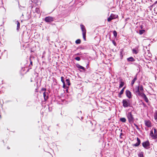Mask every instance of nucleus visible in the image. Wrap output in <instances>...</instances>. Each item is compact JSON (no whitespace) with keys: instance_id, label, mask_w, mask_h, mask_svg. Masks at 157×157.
Returning <instances> with one entry per match:
<instances>
[{"instance_id":"nucleus-1","label":"nucleus","mask_w":157,"mask_h":157,"mask_svg":"<svg viewBox=\"0 0 157 157\" xmlns=\"http://www.w3.org/2000/svg\"><path fill=\"white\" fill-rule=\"evenodd\" d=\"M127 116L129 123H132L134 122V118L131 112H128L127 114Z\"/></svg>"},{"instance_id":"nucleus-2","label":"nucleus","mask_w":157,"mask_h":157,"mask_svg":"<svg viewBox=\"0 0 157 157\" xmlns=\"http://www.w3.org/2000/svg\"><path fill=\"white\" fill-rule=\"evenodd\" d=\"M152 129L154 130V133L153 131L151 130L150 131V135L152 139H156L157 138V130L155 128H153Z\"/></svg>"},{"instance_id":"nucleus-3","label":"nucleus","mask_w":157,"mask_h":157,"mask_svg":"<svg viewBox=\"0 0 157 157\" xmlns=\"http://www.w3.org/2000/svg\"><path fill=\"white\" fill-rule=\"evenodd\" d=\"M123 106L124 107H127L130 106V104L129 103V101L128 100L124 99L122 101Z\"/></svg>"},{"instance_id":"nucleus-4","label":"nucleus","mask_w":157,"mask_h":157,"mask_svg":"<svg viewBox=\"0 0 157 157\" xmlns=\"http://www.w3.org/2000/svg\"><path fill=\"white\" fill-rule=\"evenodd\" d=\"M118 17V16L117 15L114 14L112 13L110 15V16L108 18L107 21L109 22H110L111 20L116 19Z\"/></svg>"},{"instance_id":"nucleus-5","label":"nucleus","mask_w":157,"mask_h":157,"mask_svg":"<svg viewBox=\"0 0 157 157\" xmlns=\"http://www.w3.org/2000/svg\"><path fill=\"white\" fill-rule=\"evenodd\" d=\"M44 21L46 22H51L54 21V17L48 16L45 17Z\"/></svg>"},{"instance_id":"nucleus-6","label":"nucleus","mask_w":157,"mask_h":157,"mask_svg":"<svg viewBox=\"0 0 157 157\" xmlns=\"http://www.w3.org/2000/svg\"><path fill=\"white\" fill-rule=\"evenodd\" d=\"M143 146L145 148L147 149V147L150 145V143L148 140L142 143Z\"/></svg>"},{"instance_id":"nucleus-7","label":"nucleus","mask_w":157,"mask_h":157,"mask_svg":"<svg viewBox=\"0 0 157 157\" xmlns=\"http://www.w3.org/2000/svg\"><path fill=\"white\" fill-rule=\"evenodd\" d=\"M139 90V93H138V95L139 96H140V94H144V90L143 86L141 85L140 86H138Z\"/></svg>"},{"instance_id":"nucleus-8","label":"nucleus","mask_w":157,"mask_h":157,"mask_svg":"<svg viewBox=\"0 0 157 157\" xmlns=\"http://www.w3.org/2000/svg\"><path fill=\"white\" fill-rule=\"evenodd\" d=\"M144 122L145 126L147 127L151 128V123L150 120H145Z\"/></svg>"},{"instance_id":"nucleus-9","label":"nucleus","mask_w":157,"mask_h":157,"mask_svg":"<svg viewBox=\"0 0 157 157\" xmlns=\"http://www.w3.org/2000/svg\"><path fill=\"white\" fill-rule=\"evenodd\" d=\"M125 94L126 96L128 98H131L132 97V93L131 92L128 90H126L125 91Z\"/></svg>"},{"instance_id":"nucleus-10","label":"nucleus","mask_w":157,"mask_h":157,"mask_svg":"<svg viewBox=\"0 0 157 157\" xmlns=\"http://www.w3.org/2000/svg\"><path fill=\"white\" fill-rule=\"evenodd\" d=\"M140 96L143 97V98L144 99L145 101L147 103H148L149 102V100L147 97L144 94H140Z\"/></svg>"},{"instance_id":"nucleus-11","label":"nucleus","mask_w":157,"mask_h":157,"mask_svg":"<svg viewBox=\"0 0 157 157\" xmlns=\"http://www.w3.org/2000/svg\"><path fill=\"white\" fill-rule=\"evenodd\" d=\"M137 140V142L135 144L133 145V146H134L135 147H137L138 146L140 145V144L141 142L140 140L139 139V138L137 137L136 138Z\"/></svg>"},{"instance_id":"nucleus-12","label":"nucleus","mask_w":157,"mask_h":157,"mask_svg":"<svg viewBox=\"0 0 157 157\" xmlns=\"http://www.w3.org/2000/svg\"><path fill=\"white\" fill-rule=\"evenodd\" d=\"M80 26L81 27L82 31V33H86V30L85 26L81 24L80 25Z\"/></svg>"},{"instance_id":"nucleus-13","label":"nucleus","mask_w":157,"mask_h":157,"mask_svg":"<svg viewBox=\"0 0 157 157\" xmlns=\"http://www.w3.org/2000/svg\"><path fill=\"white\" fill-rule=\"evenodd\" d=\"M43 96L45 101L47 100L48 98V94L47 92H44L43 93Z\"/></svg>"},{"instance_id":"nucleus-14","label":"nucleus","mask_w":157,"mask_h":157,"mask_svg":"<svg viewBox=\"0 0 157 157\" xmlns=\"http://www.w3.org/2000/svg\"><path fill=\"white\" fill-rule=\"evenodd\" d=\"M137 75H136L135 76V77H134V78H133V80H132V81L131 82V84L132 86H133L135 82L137 80Z\"/></svg>"},{"instance_id":"nucleus-15","label":"nucleus","mask_w":157,"mask_h":157,"mask_svg":"<svg viewBox=\"0 0 157 157\" xmlns=\"http://www.w3.org/2000/svg\"><path fill=\"white\" fill-rule=\"evenodd\" d=\"M134 92L136 93H139V90L138 86H136L135 88L133 90Z\"/></svg>"},{"instance_id":"nucleus-16","label":"nucleus","mask_w":157,"mask_h":157,"mask_svg":"<svg viewBox=\"0 0 157 157\" xmlns=\"http://www.w3.org/2000/svg\"><path fill=\"white\" fill-rule=\"evenodd\" d=\"M76 66L78 68L82 69L84 71H85V69L84 67L81 66L79 64H77L76 65Z\"/></svg>"},{"instance_id":"nucleus-17","label":"nucleus","mask_w":157,"mask_h":157,"mask_svg":"<svg viewBox=\"0 0 157 157\" xmlns=\"http://www.w3.org/2000/svg\"><path fill=\"white\" fill-rule=\"evenodd\" d=\"M135 59L132 57H131L127 59V60L128 61H134Z\"/></svg>"},{"instance_id":"nucleus-18","label":"nucleus","mask_w":157,"mask_h":157,"mask_svg":"<svg viewBox=\"0 0 157 157\" xmlns=\"http://www.w3.org/2000/svg\"><path fill=\"white\" fill-rule=\"evenodd\" d=\"M124 92V90L122 89L118 94V96L120 98H121V95L123 94Z\"/></svg>"},{"instance_id":"nucleus-19","label":"nucleus","mask_w":157,"mask_h":157,"mask_svg":"<svg viewBox=\"0 0 157 157\" xmlns=\"http://www.w3.org/2000/svg\"><path fill=\"white\" fill-rule=\"evenodd\" d=\"M120 121L123 122L125 123L126 122V120L125 118L124 117H122L120 118Z\"/></svg>"},{"instance_id":"nucleus-20","label":"nucleus","mask_w":157,"mask_h":157,"mask_svg":"<svg viewBox=\"0 0 157 157\" xmlns=\"http://www.w3.org/2000/svg\"><path fill=\"white\" fill-rule=\"evenodd\" d=\"M120 83H120V84L119 85V88H120L122 87L124 85V82L121 81Z\"/></svg>"},{"instance_id":"nucleus-21","label":"nucleus","mask_w":157,"mask_h":157,"mask_svg":"<svg viewBox=\"0 0 157 157\" xmlns=\"http://www.w3.org/2000/svg\"><path fill=\"white\" fill-rule=\"evenodd\" d=\"M35 12L39 13L40 12V10L39 8L36 7L35 8Z\"/></svg>"},{"instance_id":"nucleus-22","label":"nucleus","mask_w":157,"mask_h":157,"mask_svg":"<svg viewBox=\"0 0 157 157\" xmlns=\"http://www.w3.org/2000/svg\"><path fill=\"white\" fill-rule=\"evenodd\" d=\"M143 154V152L141 151L138 154V156L139 157H144Z\"/></svg>"},{"instance_id":"nucleus-23","label":"nucleus","mask_w":157,"mask_h":157,"mask_svg":"<svg viewBox=\"0 0 157 157\" xmlns=\"http://www.w3.org/2000/svg\"><path fill=\"white\" fill-rule=\"evenodd\" d=\"M20 23L18 21H17V30H18L20 29Z\"/></svg>"},{"instance_id":"nucleus-24","label":"nucleus","mask_w":157,"mask_h":157,"mask_svg":"<svg viewBox=\"0 0 157 157\" xmlns=\"http://www.w3.org/2000/svg\"><path fill=\"white\" fill-rule=\"evenodd\" d=\"M145 32L144 30H140L139 33L140 35H142Z\"/></svg>"},{"instance_id":"nucleus-25","label":"nucleus","mask_w":157,"mask_h":157,"mask_svg":"<svg viewBox=\"0 0 157 157\" xmlns=\"http://www.w3.org/2000/svg\"><path fill=\"white\" fill-rule=\"evenodd\" d=\"M75 42L76 44H80L81 42V41L80 39H78L75 41Z\"/></svg>"},{"instance_id":"nucleus-26","label":"nucleus","mask_w":157,"mask_h":157,"mask_svg":"<svg viewBox=\"0 0 157 157\" xmlns=\"http://www.w3.org/2000/svg\"><path fill=\"white\" fill-rule=\"evenodd\" d=\"M113 35L115 37H116L117 36V33L116 31L114 30L113 32Z\"/></svg>"},{"instance_id":"nucleus-27","label":"nucleus","mask_w":157,"mask_h":157,"mask_svg":"<svg viewBox=\"0 0 157 157\" xmlns=\"http://www.w3.org/2000/svg\"><path fill=\"white\" fill-rule=\"evenodd\" d=\"M154 117L155 119L157 121V111L155 113Z\"/></svg>"},{"instance_id":"nucleus-28","label":"nucleus","mask_w":157,"mask_h":157,"mask_svg":"<svg viewBox=\"0 0 157 157\" xmlns=\"http://www.w3.org/2000/svg\"><path fill=\"white\" fill-rule=\"evenodd\" d=\"M66 81L67 82V83L68 84V86H70V80L69 79H67L66 80Z\"/></svg>"},{"instance_id":"nucleus-29","label":"nucleus","mask_w":157,"mask_h":157,"mask_svg":"<svg viewBox=\"0 0 157 157\" xmlns=\"http://www.w3.org/2000/svg\"><path fill=\"white\" fill-rule=\"evenodd\" d=\"M83 37L85 40H86V33H82Z\"/></svg>"},{"instance_id":"nucleus-30","label":"nucleus","mask_w":157,"mask_h":157,"mask_svg":"<svg viewBox=\"0 0 157 157\" xmlns=\"http://www.w3.org/2000/svg\"><path fill=\"white\" fill-rule=\"evenodd\" d=\"M132 51H133V53H135V54H137L138 53V52L135 49H133L132 50Z\"/></svg>"},{"instance_id":"nucleus-31","label":"nucleus","mask_w":157,"mask_h":157,"mask_svg":"<svg viewBox=\"0 0 157 157\" xmlns=\"http://www.w3.org/2000/svg\"><path fill=\"white\" fill-rule=\"evenodd\" d=\"M75 59L77 61H79L80 60V58L79 57H77L75 58Z\"/></svg>"},{"instance_id":"nucleus-32","label":"nucleus","mask_w":157,"mask_h":157,"mask_svg":"<svg viewBox=\"0 0 157 157\" xmlns=\"http://www.w3.org/2000/svg\"><path fill=\"white\" fill-rule=\"evenodd\" d=\"M61 78V81H62V82L63 83V82H64V77L63 76H62Z\"/></svg>"},{"instance_id":"nucleus-33","label":"nucleus","mask_w":157,"mask_h":157,"mask_svg":"<svg viewBox=\"0 0 157 157\" xmlns=\"http://www.w3.org/2000/svg\"><path fill=\"white\" fill-rule=\"evenodd\" d=\"M46 88H42L41 89V91H44V92H46Z\"/></svg>"},{"instance_id":"nucleus-34","label":"nucleus","mask_w":157,"mask_h":157,"mask_svg":"<svg viewBox=\"0 0 157 157\" xmlns=\"http://www.w3.org/2000/svg\"><path fill=\"white\" fill-rule=\"evenodd\" d=\"M134 125L136 127V128L137 129H139V128L138 126L135 123H134Z\"/></svg>"},{"instance_id":"nucleus-35","label":"nucleus","mask_w":157,"mask_h":157,"mask_svg":"<svg viewBox=\"0 0 157 157\" xmlns=\"http://www.w3.org/2000/svg\"><path fill=\"white\" fill-rule=\"evenodd\" d=\"M63 88H65V82H63Z\"/></svg>"},{"instance_id":"nucleus-36","label":"nucleus","mask_w":157,"mask_h":157,"mask_svg":"<svg viewBox=\"0 0 157 157\" xmlns=\"http://www.w3.org/2000/svg\"><path fill=\"white\" fill-rule=\"evenodd\" d=\"M142 104H143V105L144 106V107H146L147 106L143 102L142 103Z\"/></svg>"},{"instance_id":"nucleus-37","label":"nucleus","mask_w":157,"mask_h":157,"mask_svg":"<svg viewBox=\"0 0 157 157\" xmlns=\"http://www.w3.org/2000/svg\"><path fill=\"white\" fill-rule=\"evenodd\" d=\"M112 42L115 46H116V43L115 42V41L113 40L112 41Z\"/></svg>"},{"instance_id":"nucleus-38","label":"nucleus","mask_w":157,"mask_h":157,"mask_svg":"<svg viewBox=\"0 0 157 157\" xmlns=\"http://www.w3.org/2000/svg\"><path fill=\"white\" fill-rule=\"evenodd\" d=\"M30 65H31L32 66H33V62H32V60L31 59L30 60V65H29V66Z\"/></svg>"},{"instance_id":"nucleus-39","label":"nucleus","mask_w":157,"mask_h":157,"mask_svg":"<svg viewBox=\"0 0 157 157\" xmlns=\"http://www.w3.org/2000/svg\"><path fill=\"white\" fill-rule=\"evenodd\" d=\"M157 3V1L155 2L152 5L153 6H155V4Z\"/></svg>"},{"instance_id":"nucleus-40","label":"nucleus","mask_w":157,"mask_h":157,"mask_svg":"<svg viewBox=\"0 0 157 157\" xmlns=\"http://www.w3.org/2000/svg\"><path fill=\"white\" fill-rule=\"evenodd\" d=\"M123 135V134L122 133H121L120 135V137L121 138H122V137H121L122 135Z\"/></svg>"},{"instance_id":"nucleus-41","label":"nucleus","mask_w":157,"mask_h":157,"mask_svg":"<svg viewBox=\"0 0 157 157\" xmlns=\"http://www.w3.org/2000/svg\"><path fill=\"white\" fill-rule=\"evenodd\" d=\"M143 27H144V26L142 25H141L140 26V28L141 29H143Z\"/></svg>"},{"instance_id":"nucleus-42","label":"nucleus","mask_w":157,"mask_h":157,"mask_svg":"<svg viewBox=\"0 0 157 157\" xmlns=\"http://www.w3.org/2000/svg\"><path fill=\"white\" fill-rule=\"evenodd\" d=\"M126 87L125 86H124V87L122 89H123L124 90H124L125 89V88Z\"/></svg>"},{"instance_id":"nucleus-43","label":"nucleus","mask_w":157,"mask_h":157,"mask_svg":"<svg viewBox=\"0 0 157 157\" xmlns=\"http://www.w3.org/2000/svg\"><path fill=\"white\" fill-rule=\"evenodd\" d=\"M7 149H10V147H7Z\"/></svg>"},{"instance_id":"nucleus-44","label":"nucleus","mask_w":157,"mask_h":157,"mask_svg":"<svg viewBox=\"0 0 157 157\" xmlns=\"http://www.w3.org/2000/svg\"><path fill=\"white\" fill-rule=\"evenodd\" d=\"M34 0V1H37L38 0Z\"/></svg>"},{"instance_id":"nucleus-45","label":"nucleus","mask_w":157,"mask_h":157,"mask_svg":"<svg viewBox=\"0 0 157 157\" xmlns=\"http://www.w3.org/2000/svg\"><path fill=\"white\" fill-rule=\"evenodd\" d=\"M122 129L121 130V132H122Z\"/></svg>"}]
</instances>
